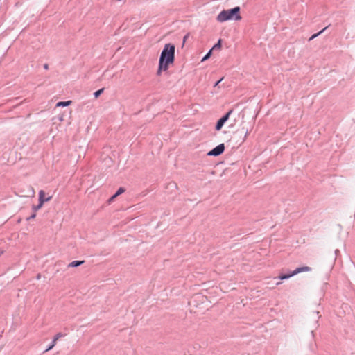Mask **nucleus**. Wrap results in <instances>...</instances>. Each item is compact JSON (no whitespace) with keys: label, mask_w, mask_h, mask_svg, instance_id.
<instances>
[{"label":"nucleus","mask_w":355,"mask_h":355,"mask_svg":"<svg viewBox=\"0 0 355 355\" xmlns=\"http://www.w3.org/2000/svg\"><path fill=\"white\" fill-rule=\"evenodd\" d=\"M175 46L174 44L168 43L164 45L159 60L157 75H160L162 71H167L170 64H173L175 61Z\"/></svg>","instance_id":"nucleus-1"},{"label":"nucleus","mask_w":355,"mask_h":355,"mask_svg":"<svg viewBox=\"0 0 355 355\" xmlns=\"http://www.w3.org/2000/svg\"><path fill=\"white\" fill-rule=\"evenodd\" d=\"M240 10L241 8L239 6L228 10H223L218 15L216 19L219 22H224L231 19L236 21L241 20V16L240 15Z\"/></svg>","instance_id":"nucleus-2"},{"label":"nucleus","mask_w":355,"mask_h":355,"mask_svg":"<svg viewBox=\"0 0 355 355\" xmlns=\"http://www.w3.org/2000/svg\"><path fill=\"white\" fill-rule=\"evenodd\" d=\"M310 270H311V268L309 266L299 267L288 274H280L278 277L281 280L287 279L298 273H300L302 272H308Z\"/></svg>","instance_id":"nucleus-3"},{"label":"nucleus","mask_w":355,"mask_h":355,"mask_svg":"<svg viewBox=\"0 0 355 355\" xmlns=\"http://www.w3.org/2000/svg\"><path fill=\"white\" fill-rule=\"evenodd\" d=\"M233 112V110H230L225 115H223L220 119H219L216 124L215 129L217 131L221 130L222 127L225 124V123L229 119L230 116Z\"/></svg>","instance_id":"nucleus-4"},{"label":"nucleus","mask_w":355,"mask_h":355,"mask_svg":"<svg viewBox=\"0 0 355 355\" xmlns=\"http://www.w3.org/2000/svg\"><path fill=\"white\" fill-rule=\"evenodd\" d=\"M225 150L224 144H220L207 153L208 156L217 157L223 153Z\"/></svg>","instance_id":"nucleus-5"},{"label":"nucleus","mask_w":355,"mask_h":355,"mask_svg":"<svg viewBox=\"0 0 355 355\" xmlns=\"http://www.w3.org/2000/svg\"><path fill=\"white\" fill-rule=\"evenodd\" d=\"M63 336H64V334H63L62 333H60H60L56 334L55 335V336L53 337V340L51 341V343H50V345L48 346V347L44 350V352H48V351H49V350L52 349L54 347V346L56 345V342H57V340H58L59 338H62V337H63Z\"/></svg>","instance_id":"nucleus-6"},{"label":"nucleus","mask_w":355,"mask_h":355,"mask_svg":"<svg viewBox=\"0 0 355 355\" xmlns=\"http://www.w3.org/2000/svg\"><path fill=\"white\" fill-rule=\"evenodd\" d=\"M52 196H49L45 198V192L43 190H40L39 191V202L43 205L45 202H49L51 200Z\"/></svg>","instance_id":"nucleus-7"},{"label":"nucleus","mask_w":355,"mask_h":355,"mask_svg":"<svg viewBox=\"0 0 355 355\" xmlns=\"http://www.w3.org/2000/svg\"><path fill=\"white\" fill-rule=\"evenodd\" d=\"M84 263H85V261H72V262H71L70 263L68 264V267L69 268H70V267H72V268L78 267V266H81Z\"/></svg>","instance_id":"nucleus-8"},{"label":"nucleus","mask_w":355,"mask_h":355,"mask_svg":"<svg viewBox=\"0 0 355 355\" xmlns=\"http://www.w3.org/2000/svg\"><path fill=\"white\" fill-rule=\"evenodd\" d=\"M72 103L71 101H60L56 104L57 107H66L69 105H71Z\"/></svg>","instance_id":"nucleus-9"},{"label":"nucleus","mask_w":355,"mask_h":355,"mask_svg":"<svg viewBox=\"0 0 355 355\" xmlns=\"http://www.w3.org/2000/svg\"><path fill=\"white\" fill-rule=\"evenodd\" d=\"M329 26H326L325 28H324L322 30H321V31H319L318 33H315V34L312 35H311V37L309 39V41H311V40H312L315 39V37H318V35H320L322 33H323L325 30H327V29L328 28V27H329Z\"/></svg>","instance_id":"nucleus-10"},{"label":"nucleus","mask_w":355,"mask_h":355,"mask_svg":"<svg viewBox=\"0 0 355 355\" xmlns=\"http://www.w3.org/2000/svg\"><path fill=\"white\" fill-rule=\"evenodd\" d=\"M104 91V88H101L94 93V96L97 98Z\"/></svg>","instance_id":"nucleus-11"},{"label":"nucleus","mask_w":355,"mask_h":355,"mask_svg":"<svg viewBox=\"0 0 355 355\" xmlns=\"http://www.w3.org/2000/svg\"><path fill=\"white\" fill-rule=\"evenodd\" d=\"M221 48V40L220 39L218 42L214 45V46L211 49L213 50L218 49H220Z\"/></svg>","instance_id":"nucleus-12"},{"label":"nucleus","mask_w":355,"mask_h":355,"mask_svg":"<svg viewBox=\"0 0 355 355\" xmlns=\"http://www.w3.org/2000/svg\"><path fill=\"white\" fill-rule=\"evenodd\" d=\"M212 53V49H210L207 53V54L202 58V62L203 61H205L206 60H207L208 58H210L211 55Z\"/></svg>","instance_id":"nucleus-13"},{"label":"nucleus","mask_w":355,"mask_h":355,"mask_svg":"<svg viewBox=\"0 0 355 355\" xmlns=\"http://www.w3.org/2000/svg\"><path fill=\"white\" fill-rule=\"evenodd\" d=\"M125 191V189L123 188V187H120L119 188V189L117 190V191L114 193L115 194V196H119V195H121V193H124Z\"/></svg>","instance_id":"nucleus-14"},{"label":"nucleus","mask_w":355,"mask_h":355,"mask_svg":"<svg viewBox=\"0 0 355 355\" xmlns=\"http://www.w3.org/2000/svg\"><path fill=\"white\" fill-rule=\"evenodd\" d=\"M43 205H42L41 203L39 202V204L37 205H33V209L36 211L37 210H38L39 209H40L42 207Z\"/></svg>","instance_id":"nucleus-15"},{"label":"nucleus","mask_w":355,"mask_h":355,"mask_svg":"<svg viewBox=\"0 0 355 355\" xmlns=\"http://www.w3.org/2000/svg\"><path fill=\"white\" fill-rule=\"evenodd\" d=\"M36 216V214L35 213H33V214H31L29 217L27 218V220H29L31 219H33L35 218Z\"/></svg>","instance_id":"nucleus-16"},{"label":"nucleus","mask_w":355,"mask_h":355,"mask_svg":"<svg viewBox=\"0 0 355 355\" xmlns=\"http://www.w3.org/2000/svg\"><path fill=\"white\" fill-rule=\"evenodd\" d=\"M116 197H117V196H115V194H114L112 196H111V197L110 198V199L108 200V202H112V201H113V200H114V198H116Z\"/></svg>","instance_id":"nucleus-17"},{"label":"nucleus","mask_w":355,"mask_h":355,"mask_svg":"<svg viewBox=\"0 0 355 355\" xmlns=\"http://www.w3.org/2000/svg\"><path fill=\"white\" fill-rule=\"evenodd\" d=\"M248 134H249L248 130V129H245V135H244V139L247 137V136L248 135Z\"/></svg>","instance_id":"nucleus-18"},{"label":"nucleus","mask_w":355,"mask_h":355,"mask_svg":"<svg viewBox=\"0 0 355 355\" xmlns=\"http://www.w3.org/2000/svg\"><path fill=\"white\" fill-rule=\"evenodd\" d=\"M222 80H223V78H220V79L219 80H218L217 82H216L214 86V87L218 86V84L220 83V82Z\"/></svg>","instance_id":"nucleus-19"},{"label":"nucleus","mask_w":355,"mask_h":355,"mask_svg":"<svg viewBox=\"0 0 355 355\" xmlns=\"http://www.w3.org/2000/svg\"><path fill=\"white\" fill-rule=\"evenodd\" d=\"M188 37H189V34H187V35L184 37V38H183V43H184V42H185V41H186V40L188 38Z\"/></svg>","instance_id":"nucleus-20"},{"label":"nucleus","mask_w":355,"mask_h":355,"mask_svg":"<svg viewBox=\"0 0 355 355\" xmlns=\"http://www.w3.org/2000/svg\"><path fill=\"white\" fill-rule=\"evenodd\" d=\"M44 68L45 69H49V65H48V64H44Z\"/></svg>","instance_id":"nucleus-21"},{"label":"nucleus","mask_w":355,"mask_h":355,"mask_svg":"<svg viewBox=\"0 0 355 355\" xmlns=\"http://www.w3.org/2000/svg\"><path fill=\"white\" fill-rule=\"evenodd\" d=\"M40 277H41V275H40V274H37V277H36V279H40Z\"/></svg>","instance_id":"nucleus-22"},{"label":"nucleus","mask_w":355,"mask_h":355,"mask_svg":"<svg viewBox=\"0 0 355 355\" xmlns=\"http://www.w3.org/2000/svg\"><path fill=\"white\" fill-rule=\"evenodd\" d=\"M3 252H4L3 250H0V256H1L3 254Z\"/></svg>","instance_id":"nucleus-23"}]
</instances>
